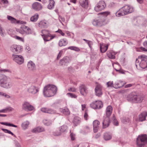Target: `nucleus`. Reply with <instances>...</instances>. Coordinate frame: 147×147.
Listing matches in <instances>:
<instances>
[{"label": "nucleus", "mask_w": 147, "mask_h": 147, "mask_svg": "<svg viewBox=\"0 0 147 147\" xmlns=\"http://www.w3.org/2000/svg\"><path fill=\"white\" fill-rule=\"evenodd\" d=\"M64 61V62L66 64L69 63L70 62V58L67 57H65L62 59Z\"/></svg>", "instance_id": "a18cd8bd"}, {"label": "nucleus", "mask_w": 147, "mask_h": 147, "mask_svg": "<svg viewBox=\"0 0 147 147\" xmlns=\"http://www.w3.org/2000/svg\"><path fill=\"white\" fill-rule=\"evenodd\" d=\"M144 96L140 94L131 95L128 97V99L134 103H140L144 100Z\"/></svg>", "instance_id": "39448f33"}, {"label": "nucleus", "mask_w": 147, "mask_h": 147, "mask_svg": "<svg viewBox=\"0 0 147 147\" xmlns=\"http://www.w3.org/2000/svg\"><path fill=\"white\" fill-rule=\"evenodd\" d=\"M7 19L9 20H10L11 23L17 24L18 20H17L15 18L9 16H7Z\"/></svg>", "instance_id": "e433bc0d"}, {"label": "nucleus", "mask_w": 147, "mask_h": 147, "mask_svg": "<svg viewBox=\"0 0 147 147\" xmlns=\"http://www.w3.org/2000/svg\"><path fill=\"white\" fill-rule=\"evenodd\" d=\"M22 109L26 111H30L33 110L34 107L27 102H24L22 105Z\"/></svg>", "instance_id": "6e6552de"}, {"label": "nucleus", "mask_w": 147, "mask_h": 147, "mask_svg": "<svg viewBox=\"0 0 147 147\" xmlns=\"http://www.w3.org/2000/svg\"><path fill=\"white\" fill-rule=\"evenodd\" d=\"M112 119L113 122L114 124L115 125H118V123L114 116H113Z\"/></svg>", "instance_id": "3c124183"}, {"label": "nucleus", "mask_w": 147, "mask_h": 147, "mask_svg": "<svg viewBox=\"0 0 147 147\" xmlns=\"http://www.w3.org/2000/svg\"><path fill=\"white\" fill-rule=\"evenodd\" d=\"M68 49L72 50H74L76 51H79L80 50V49L74 46L69 47H68Z\"/></svg>", "instance_id": "37998d69"}, {"label": "nucleus", "mask_w": 147, "mask_h": 147, "mask_svg": "<svg viewBox=\"0 0 147 147\" xmlns=\"http://www.w3.org/2000/svg\"><path fill=\"white\" fill-rule=\"evenodd\" d=\"M104 138L105 140H109L111 139V135L110 133H105L104 134Z\"/></svg>", "instance_id": "c9c22d12"}, {"label": "nucleus", "mask_w": 147, "mask_h": 147, "mask_svg": "<svg viewBox=\"0 0 147 147\" xmlns=\"http://www.w3.org/2000/svg\"><path fill=\"white\" fill-rule=\"evenodd\" d=\"M113 108L111 106H108L106 109V116L109 117L111 115L112 112Z\"/></svg>", "instance_id": "393cba45"}, {"label": "nucleus", "mask_w": 147, "mask_h": 147, "mask_svg": "<svg viewBox=\"0 0 147 147\" xmlns=\"http://www.w3.org/2000/svg\"><path fill=\"white\" fill-rule=\"evenodd\" d=\"M102 16H102L101 17H103L105 18V17H107V15L109 14L110 12L108 11H105L101 13Z\"/></svg>", "instance_id": "603ef678"}, {"label": "nucleus", "mask_w": 147, "mask_h": 147, "mask_svg": "<svg viewBox=\"0 0 147 147\" xmlns=\"http://www.w3.org/2000/svg\"><path fill=\"white\" fill-rule=\"evenodd\" d=\"M48 108H42L41 109V111L42 112L47 113Z\"/></svg>", "instance_id": "e2e57ef3"}, {"label": "nucleus", "mask_w": 147, "mask_h": 147, "mask_svg": "<svg viewBox=\"0 0 147 147\" xmlns=\"http://www.w3.org/2000/svg\"><path fill=\"white\" fill-rule=\"evenodd\" d=\"M53 135L54 136H58L60 135L61 133L60 131H55L53 132Z\"/></svg>", "instance_id": "864d4df0"}, {"label": "nucleus", "mask_w": 147, "mask_h": 147, "mask_svg": "<svg viewBox=\"0 0 147 147\" xmlns=\"http://www.w3.org/2000/svg\"><path fill=\"white\" fill-rule=\"evenodd\" d=\"M38 18V15L37 13L35 14L30 18V21L32 22H35L37 21Z\"/></svg>", "instance_id": "58836bf2"}, {"label": "nucleus", "mask_w": 147, "mask_h": 147, "mask_svg": "<svg viewBox=\"0 0 147 147\" xmlns=\"http://www.w3.org/2000/svg\"><path fill=\"white\" fill-rule=\"evenodd\" d=\"M79 2L80 5L85 8H87L88 5V0H79Z\"/></svg>", "instance_id": "a878e982"}, {"label": "nucleus", "mask_w": 147, "mask_h": 147, "mask_svg": "<svg viewBox=\"0 0 147 147\" xmlns=\"http://www.w3.org/2000/svg\"><path fill=\"white\" fill-rule=\"evenodd\" d=\"M0 123L1 124L7 126L13 127H18V126L17 125L10 123H8L6 122H0Z\"/></svg>", "instance_id": "a19ab883"}, {"label": "nucleus", "mask_w": 147, "mask_h": 147, "mask_svg": "<svg viewBox=\"0 0 147 147\" xmlns=\"http://www.w3.org/2000/svg\"><path fill=\"white\" fill-rule=\"evenodd\" d=\"M134 11V9L132 7L129 5H125L116 12V15L118 17H120L131 13Z\"/></svg>", "instance_id": "7ed1b4c3"}, {"label": "nucleus", "mask_w": 147, "mask_h": 147, "mask_svg": "<svg viewBox=\"0 0 147 147\" xmlns=\"http://www.w3.org/2000/svg\"><path fill=\"white\" fill-rule=\"evenodd\" d=\"M102 89L101 85L99 84H97L95 88V95L98 96H100L102 94Z\"/></svg>", "instance_id": "2eb2a0df"}, {"label": "nucleus", "mask_w": 147, "mask_h": 147, "mask_svg": "<svg viewBox=\"0 0 147 147\" xmlns=\"http://www.w3.org/2000/svg\"><path fill=\"white\" fill-rule=\"evenodd\" d=\"M56 113V111L54 110L50 109L48 108L47 110V113L53 114L55 113Z\"/></svg>", "instance_id": "8fccbe9b"}, {"label": "nucleus", "mask_w": 147, "mask_h": 147, "mask_svg": "<svg viewBox=\"0 0 147 147\" xmlns=\"http://www.w3.org/2000/svg\"><path fill=\"white\" fill-rule=\"evenodd\" d=\"M102 102L98 100L93 102L90 104L91 107L94 109H99L103 107Z\"/></svg>", "instance_id": "1a4fd4ad"}, {"label": "nucleus", "mask_w": 147, "mask_h": 147, "mask_svg": "<svg viewBox=\"0 0 147 147\" xmlns=\"http://www.w3.org/2000/svg\"><path fill=\"white\" fill-rule=\"evenodd\" d=\"M17 32L22 34H28L31 33L32 31L28 27L25 25H22L20 28L16 29Z\"/></svg>", "instance_id": "0eeeda50"}, {"label": "nucleus", "mask_w": 147, "mask_h": 147, "mask_svg": "<svg viewBox=\"0 0 147 147\" xmlns=\"http://www.w3.org/2000/svg\"><path fill=\"white\" fill-rule=\"evenodd\" d=\"M70 132H71L70 134V137L71 138V139L72 140H74L75 139V134H74L73 133L71 132V131H70Z\"/></svg>", "instance_id": "5fc2aeb1"}, {"label": "nucleus", "mask_w": 147, "mask_h": 147, "mask_svg": "<svg viewBox=\"0 0 147 147\" xmlns=\"http://www.w3.org/2000/svg\"><path fill=\"white\" fill-rule=\"evenodd\" d=\"M107 85L108 87L111 88H114V84H113V81H109L107 83Z\"/></svg>", "instance_id": "49530a36"}, {"label": "nucleus", "mask_w": 147, "mask_h": 147, "mask_svg": "<svg viewBox=\"0 0 147 147\" xmlns=\"http://www.w3.org/2000/svg\"><path fill=\"white\" fill-rule=\"evenodd\" d=\"M30 124V122L28 121L24 122L21 124V127L24 130L27 129Z\"/></svg>", "instance_id": "2f4dec72"}, {"label": "nucleus", "mask_w": 147, "mask_h": 147, "mask_svg": "<svg viewBox=\"0 0 147 147\" xmlns=\"http://www.w3.org/2000/svg\"><path fill=\"white\" fill-rule=\"evenodd\" d=\"M136 68L140 69V68L144 69L147 67V56L144 55L139 56L136 61Z\"/></svg>", "instance_id": "f03ea898"}, {"label": "nucleus", "mask_w": 147, "mask_h": 147, "mask_svg": "<svg viewBox=\"0 0 147 147\" xmlns=\"http://www.w3.org/2000/svg\"><path fill=\"white\" fill-rule=\"evenodd\" d=\"M100 49L101 52L104 53L107 50L109 45L103 43H100Z\"/></svg>", "instance_id": "412c9836"}, {"label": "nucleus", "mask_w": 147, "mask_h": 147, "mask_svg": "<svg viewBox=\"0 0 147 147\" xmlns=\"http://www.w3.org/2000/svg\"><path fill=\"white\" fill-rule=\"evenodd\" d=\"M0 34L1 36H4V33L3 32V30L1 27V25H0Z\"/></svg>", "instance_id": "338daca9"}, {"label": "nucleus", "mask_w": 147, "mask_h": 147, "mask_svg": "<svg viewBox=\"0 0 147 147\" xmlns=\"http://www.w3.org/2000/svg\"><path fill=\"white\" fill-rule=\"evenodd\" d=\"M59 110L60 111L65 115H68L70 113L69 110L67 108L64 109L61 108L59 109Z\"/></svg>", "instance_id": "72a5a7b5"}, {"label": "nucleus", "mask_w": 147, "mask_h": 147, "mask_svg": "<svg viewBox=\"0 0 147 147\" xmlns=\"http://www.w3.org/2000/svg\"><path fill=\"white\" fill-rule=\"evenodd\" d=\"M39 88L35 85H32L28 88V92L32 94H35L39 92Z\"/></svg>", "instance_id": "ddd939ff"}, {"label": "nucleus", "mask_w": 147, "mask_h": 147, "mask_svg": "<svg viewBox=\"0 0 147 147\" xmlns=\"http://www.w3.org/2000/svg\"><path fill=\"white\" fill-rule=\"evenodd\" d=\"M43 123L44 124L47 126H49L52 124V121L49 120L45 119L43 120Z\"/></svg>", "instance_id": "79ce46f5"}, {"label": "nucleus", "mask_w": 147, "mask_h": 147, "mask_svg": "<svg viewBox=\"0 0 147 147\" xmlns=\"http://www.w3.org/2000/svg\"><path fill=\"white\" fill-rule=\"evenodd\" d=\"M0 96H4L5 97L7 98H9L10 97L9 95L3 92H0Z\"/></svg>", "instance_id": "09e8293b"}, {"label": "nucleus", "mask_w": 147, "mask_h": 147, "mask_svg": "<svg viewBox=\"0 0 147 147\" xmlns=\"http://www.w3.org/2000/svg\"><path fill=\"white\" fill-rule=\"evenodd\" d=\"M115 54L112 51H108L107 53V56L110 59H114L115 58Z\"/></svg>", "instance_id": "473e14b6"}, {"label": "nucleus", "mask_w": 147, "mask_h": 147, "mask_svg": "<svg viewBox=\"0 0 147 147\" xmlns=\"http://www.w3.org/2000/svg\"><path fill=\"white\" fill-rule=\"evenodd\" d=\"M88 115L87 111L85 110V111L84 114V118L85 120H87L88 119Z\"/></svg>", "instance_id": "6e6d98bb"}, {"label": "nucleus", "mask_w": 147, "mask_h": 147, "mask_svg": "<svg viewBox=\"0 0 147 147\" xmlns=\"http://www.w3.org/2000/svg\"><path fill=\"white\" fill-rule=\"evenodd\" d=\"M99 124L100 122L98 120H95L93 122V130L94 133L97 131Z\"/></svg>", "instance_id": "4be33fe9"}, {"label": "nucleus", "mask_w": 147, "mask_h": 147, "mask_svg": "<svg viewBox=\"0 0 147 147\" xmlns=\"http://www.w3.org/2000/svg\"><path fill=\"white\" fill-rule=\"evenodd\" d=\"M89 47L91 49L92 48V45L93 44V42L91 41H89L87 43Z\"/></svg>", "instance_id": "0e129e2a"}, {"label": "nucleus", "mask_w": 147, "mask_h": 147, "mask_svg": "<svg viewBox=\"0 0 147 147\" xmlns=\"http://www.w3.org/2000/svg\"><path fill=\"white\" fill-rule=\"evenodd\" d=\"M67 127L66 125H63L60 127V132H65L67 131Z\"/></svg>", "instance_id": "ea45409f"}, {"label": "nucleus", "mask_w": 147, "mask_h": 147, "mask_svg": "<svg viewBox=\"0 0 147 147\" xmlns=\"http://www.w3.org/2000/svg\"><path fill=\"white\" fill-rule=\"evenodd\" d=\"M126 83H123V82L120 81L119 82L114 84V88L116 89L121 88L123 87Z\"/></svg>", "instance_id": "cd10ccee"}, {"label": "nucleus", "mask_w": 147, "mask_h": 147, "mask_svg": "<svg viewBox=\"0 0 147 147\" xmlns=\"http://www.w3.org/2000/svg\"><path fill=\"white\" fill-rule=\"evenodd\" d=\"M68 43L67 40L65 39H61L59 41V46L61 47L63 46L66 45Z\"/></svg>", "instance_id": "c85d7f7f"}, {"label": "nucleus", "mask_w": 147, "mask_h": 147, "mask_svg": "<svg viewBox=\"0 0 147 147\" xmlns=\"http://www.w3.org/2000/svg\"><path fill=\"white\" fill-rule=\"evenodd\" d=\"M49 4L48 6V8L50 9H52L54 7L55 1L53 0H49Z\"/></svg>", "instance_id": "f704fd0d"}, {"label": "nucleus", "mask_w": 147, "mask_h": 147, "mask_svg": "<svg viewBox=\"0 0 147 147\" xmlns=\"http://www.w3.org/2000/svg\"><path fill=\"white\" fill-rule=\"evenodd\" d=\"M81 119L78 117H76L74 118L73 120V123L75 126H77L79 125L81 122Z\"/></svg>", "instance_id": "7c9ffc66"}, {"label": "nucleus", "mask_w": 147, "mask_h": 147, "mask_svg": "<svg viewBox=\"0 0 147 147\" xmlns=\"http://www.w3.org/2000/svg\"><path fill=\"white\" fill-rule=\"evenodd\" d=\"M13 109L10 107H8L1 110H0V113H6L12 111Z\"/></svg>", "instance_id": "4c0bfd02"}, {"label": "nucleus", "mask_w": 147, "mask_h": 147, "mask_svg": "<svg viewBox=\"0 0 147 147\" xmlns=\"http://www.w3.org/2000/svg\"><path fill=\"white\" fill-rule=\"evenodd\" d=\"M67 95L69 97L71 98H76L77 97V96L76 94H73L71 93H67Z\"/></svg>", "instance_id": "de8ad7c7"}, {"label": "nucleus", "mask_w": 147, "mask_h": 147, "mask_svg": "<svg viewBox=\"0 0 147 147\" xmlns=\"http://www.w3.org/2000/svg\"><path fill=\"white\" fill-rule=\"evenodd\" d=\"M9 79L5 75H3L0 76V86H1Z\"/></svg>", "instance_id": "5701e85b"}, {"label": "nucleus", "mask_w": 147, "mask_h": 147, "mask_svg": "<svg viewBox=\"0 0 147 147\" xmlns=\"http://www.w3.org/2000/svg\"><path fill=\"white\" fill-rule=\"evenodd\" d=\"M79 90L81 94L83 96H85L88 92V88L84 84H81L79 87Z\"/></svg>", "instance_id": "9b49d317"}, {"label": "nucleus", "mask_w": 147, "mask_h": 147, "mask_svg": "<svg viewBox=\"0 0 147 147\" xmlns=\"http://www.w3.org/2000/svg\"><path fill=\"white\" fill-rule=\"evenodd\" d=\"M147 143V135H139L136 139V144L138 147H142Z\"/></svg>", "instance_id": "20e7f679"}, {"label": "nucleus", "mask_w": 147, "mask_h": 147, "mask_svg": "<svg viewBox=\"0 0 147 147\" xmlns=\"http://www.w3.org/2000/svg\"><path fill=\"white\" fill-rule=\"evenodd\" d=\"M59 20L62 24L64 25L62 23V22H64L65 21V18L64 17H62L61 16H59Z\"/></svg>", "instance_id": "13d9d810"}, {"label": "nucleus", "mask_w": 147, "mask_h": 147, "mask_svg": "<svg viewBox=\"0 0 147 147\" xmlns=\"http://www.w3.org/2000/svg\"><path fill=\"white\" fill-rule=\"evenodd\" d=\"M147 116V112L144 111L141 113L138 116V119H137V121H139L142 122L146 120V118Z\"/></svg>", "instance_id": "6ab92c4d"}, {"label": "nucleus", "mask_w": 147, "mask_h": 147, "mask_svg": "<svg viewBox=\"0 0 147 147\" xmlns=\"http://www.w3.org/2000/svg\"><path fill=\"white\" fill-rule=\"evenodd\" d=\"M12 56L13 60L18 64H21L23 63L24 59L22 56L13 54Z\"/></svg>", "instance_id": "f8f14e48"}, {"label": "nucleus", "mask_w": 147, "mask_h": 147, "mask_svg": "<svg viewBox=\"0 0 147 147\" xmlns=\"http://www.w3.org/2000/svg\"><path fill=\"white\" fill-rule=\"evenodd\" d=\"M56 32H57L60 34L61 35L63 36H64L65 35V34L60 29H58V30L56 31Z\"/></svg>", "instance_id": "774afa93"}, {"label": "nucleus", "mask_w": 147, "mask_h": 147, "mask_svg": "<svg viewBox=\"0 0 147 147\" xmlns=\"http://www.w3.org/2000/svg\"><path fill=\"white\" fill-rule=\"evenodd\" d=\"M45 42L49 41L55 37V36L52 35L50 33L47 34H41Z\"/></svg>", "instance_id": "4468645a"}, {"label": "nucleus", "mask_w": 147, "mask_h": 147, "mask_svg": "<svg viewBox=\"0 0 147 147\" xmlns=\"http://www.w3.org/2000/svg\"><path fill=\"white\" fill-rule=\"evenodd\" d=\"M1 130L5 133H7L8 134H11L15 137H16V136L14 135V134L10 130L3 128L1 129Z\"/></svg>", "instance_id": "c03bdc74"}, {"label": "nucleus", "mask_w": 147, "mask_h": 147, "mask_svg": "<svg viewBox=\"0 0 147 147\" xmlns=\"http://www.w3.org/2000/svg\"><path fill=\"white\" fill-rule=\"evenodd\" d=\"M106 6L105 2L103 1H100L94 7V9L96 11H98L103 9Z\"/></svg>", "instance_id": "9d476101"}, {"label": "nucleus", "mask_w": 147, "mask_h": 147, "mask_svg": "<svg viewBox=\"0 0 147 147\" xmlns=\"http://www.w3.org/2000/svg\"><path fill=\"white\" fill-rule=\"evenodd\" d=\"M57 91L56 86L53 85H48L46 86L43 90V94L46 97H51L56 94Z\"/></svg>", "instance_id": "f257e3e1"}, {"label": "nucleus", "mask_w": 147, "mask_h": 147, "mask_svg": "<svg viewBox=\"0 0 147 147\" xmlns=\"http://www.w3.org/2000/svg\"><path fill=\"white\" fill-rule=\"evenodd\" d=\"M68 90L69 92H76L77 91V89L74 87H73L68 89Z\"/></svg>", "instance_id": "4d7b16f0"}, {"label": "nucleus", "mask_w": 147, "mask_h": 147, "mask_svg": "<svg viewBox=\"0 0 147 147\" xmlns=\"http://www.w3.org/2000/svg\"><path fill=\"white\" fill-rule=\"evenodd\" d=\"M134 84H129L126 85L125 86V88H129L134 86Z\"/></svg>", "instance_id": "69168bd1"}, {"label": "nucleus", "mask_w": 147, "mask_h": 147, "mask_svg": "<svg viewBox=\"0 0 147 147\" xmlns=\"http://www.w3.org/2000/svg\"><path fill=\"white\" fill-rule=\"evenodd\" d=\"M41 32L42 34H47L49 33V31L47 30H43L41 31Z\"/></svg>", "instance_id": "052dcab7"}, {"label": "nucleus", "mask_w": 147, "mask_h": 147, "mask_svg": "<svg viewBox=\"0 0 147 147\" xmlns=\"http://www.w3.org/2000/svg\"><path fill=\"white\" fill-rule=\"evenodd\" d=\"M27 67L29 70L33 71L36 70L35 64L32 61H29L27 63Z\"/></svg>", "instance_id": "aec40b11"}, {"label": "nucleus", "mask_w": 147, "mask_h": 147, "mask_svg": "<svg viewBox=\"0 0 147 147\" xmlns=\"http://www.w3.org/2000/svg\"><path fill=\"white\" fill-rule=\"evenodd\" d=\"M59 63L61 65H66V63H65V62H64V61H63V60L62 59L60 60Z\"/></svg>", "instance_id": "680f3d73"}, {"label": "nucleus", "mask_w": 147, "mask_h": 147, "mask_svg": "<svg viewBox=\"0 0 147 147\" xmlns=\"http://www.w3.org/2000/svg\"><path fill=\"white\" fill-rule=\"evenodd\" d=\"M15 38L17 40H18L20 41H22L23 42H24V39L22 38H21L19 36H15Z\"/></svg>", "instance_id": "bf43d9fd"}, {"label": "nucleus", "mask_w": 147, "mask_h": 147, "mask_svg": "<svg viewBox=\"0 0 147 147\" xmlns=\"http://www.w3.org/2000/svg\"><path fill=\"white\" fill-rule=\"evenodd\" d=\"M110 123L109 117L104 116L102 122L103 128H105L107 127L109 125Z\"/></svg>", "instance_id": "a211bd4d"}, {"label": "nucleus", "mask_w": 147, "mask_h": 147, "mask_svg": "<svg viewBox=\"0 0 147 147\" xmlns=\"http://www.w3.org/2000/svg\"><path fill=\"white\" fill-rule=\"evenodd\" d=\"M12 86L11 82L10 81L9 78L4 83L1 87L5 88H10Z\"/></svg>", "instance_id": "b1692460"}, {"label": "nucleus", "mask_w": 147, "mask_h": 147, "mask_svg": "<svg viewBox=\"0 0 147 147\" xmlns=\"http://www.w3.org/2000/svg\"><path fill=\"white\" fill-rule=\"evenodd\" d=\"M44 131L45 129L43 127H38L32 129V132L36 133L43 132Z\"/></svg>", "instance_id": "bb28decb"}, {"label": "nucleus", "mask_w": 147, "mask_h": 147, "mask_svg": "<svg viewBox=\"0 0 147 147\" xmlns=\"http://www.w3.org/2000/svg\"><path fill=\"white\" fill-rule=\"evenodd\" d=\"M32 8L35 11H39L42 9V7L40 3L38 2H35L32 4Z\"/></svg>", "instance_id": "f3484780"}, {"label": "nucleus", "mask_w": 147, "mask_h": 147, "mask_svg": "<svg viewBox=\"0 0 147 147\" xmlns=\"http://www.w3.org/2000/svg\"><path fill=\"white\" fill-rule=\"evenodd\" d=\"M22 49L21 46L20 45H13L10 47L11 50L13 52L15 53H18L20 52Z\"/></svg>", "instance_id": "dca6fc26"}, {"label": "nucleus", "mask_w": 147, "mask_h": 147, "mask_svg": "<svg viewBox=\"0 0 147 147\" xmlns=\"http://www.w3.org/2000/svg\"><path fill=\"white\" fill-rule=\"evenodd\" d=\"M38 26L40 28H45L47 27V23L44 21L40 22L38 24Z\"/></svg>", "instance_id": "c756f323"}, {"label": "nucleus", "mask_w": 147, "mask_h": 147, "mask_svg": "<svg viewBox=\"0 0 147 147\" xmlns=\"http://www.w3.org/2000/svg\"><path fill=\"white\" fill-rule=\"evenodd\" d=\"M107 24L104 17H100L94 19L92 22L93 25L96 26L101 27Z\"/></svg>", "instance_id": "423d86ee"}]
</instances>
